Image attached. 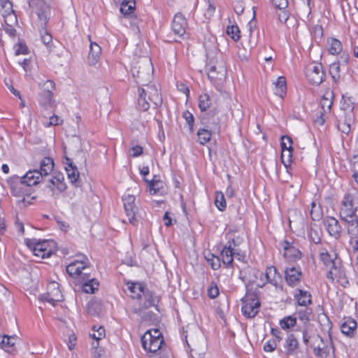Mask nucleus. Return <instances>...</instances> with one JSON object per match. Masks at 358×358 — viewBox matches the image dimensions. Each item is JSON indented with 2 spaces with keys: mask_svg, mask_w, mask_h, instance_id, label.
<instances>
[{
  "mask_svg": "<svg viewBox=\"0 0 358 358\" xmlns=\"http://www.w3.org/2000/svg\"><path fill=\"white\" fill-rule=\"evenodd\" d=\"M279 342L275 341V339H269L268 340L264 345V350L266 352H273L278 345Z\"/></svg>",
  "mask_w": 358,
  "mask_h": 358,
  "instance_id": "56",
  "label": "nucleus"
},
{
  "mask_svg": "<svg viewBox=\"0 0 358 358\" xmlns=\"http://www.w3.org/2000/svg\"><path fill=\"white\" fill-rule=\"evenodd\" d=\"M21 178L23 179V182L30 188L41 182L44 177L41 175V173L38 172V169H33L28 171Z\"/></svg>",
  "mask_w": 358,
  "mask_h": 358,
  "instance_id": "25",
  "label": "nucleus"
},
{
  "mask_svg": "<svg viewBox=\"0 0 358 358\" xmlns=\"http://www.w3.org/2000/svg\"><path fill=\"white\" fill-rule=\"evenodd\" d=\"M302 333L304 344L313 350L316 357L324 358L329 354L332 344L330 337L324 341L319 334H311L306 329Z\"/></svg>",
  "mask_w": 358,
  "mask_h": 358,
  "instance_id": "3",
  "label": "nucleus"
},
{
  "mask_svg": "<svg viewBox=\"0 0 358 358\" xmlns=\"http://www.w3.org/2000/svg\"><path fill=\"white\" fill-rule=\"evenodd\" d=\"M76 345V336L74 334H72L69 335V342H68V347L70 350H72L74 349L75 346Z\"/></svg>",
  "mask_w": 358,
  "mask_h": 358,
  "instance_id": "61",
  "label": "nucleus"
},
{
  "mask_svg": "<svg viewBox=\"0 0 358 358\" xmlns=\"http://www.w3.org/2000/svg\"><path fill=\"white\" fill-rule=\"evenodd\" d=\"M138 107L143 111H146L150 108V103L146 100V90L143 88H138Z\"/></svg>",
  "mask_w": 358,
  "mask_h": 358,
  "instance_id": "37",
  "label": "nucleus"
},
{
  "mask_svg": "<svg viewBox=\"0 0 358 358\" xmlns=\"http://www.w3.org/2000/svg\"><path fill=\"white\" fill-rule=\"evenodd\" d=\"M197 141L199 144L204 145L208 143L212 137L211 131L204 128L199 129L197 131Z\"/></svg>",
  "mask_w": 358,
  "mask_h": 358,
  "instance_id": "40",
  "label": "nucleus"
},
{
  "mask_svg": "<svg viewBox=\"0 0 358 358\" xmlns=\"http://www.w3.org/2000/svg\"><path fill=\"white\" fill-rule=\"evenodd\" d=\"M102 303L96 300H92L87 303V310L88 314L99 315L102 311Z\"/></svg>",
  "mask_w": 358,
  "mask_h": 358,
  "instance_id": "38",
  "label": "nucleus"
},
{
  "mask_svg": "<svg viewBox=\"0 0 358 358\" xmlns=\"http://www.w3.org/2000/svg\"><path fill=\"white\" fill-rule=\"evenodd\" d=\"M278 20L281 23L285 24L289 17V14L286 8L285 9H279V12L278 13Z\"/></svg>",
  "mask_w": 358,
  "mask_h": 358,
  "instance_id": "57",
  "label": "nucleus"
},
{
  "mask_svg": "<svg viewBox=\"0 0 358 358\" xmlns=\"http://www.w3.org/2000/svg\"><path fill=\"white\" fill-rule=\"evenodd\" d=\"M303 278V273L300 266H292L286 268L285 271V279L288 286L297 287Z\"/></svg>",
  "mask_w": 358,
  "mask_h": 358,
  "instance_id": "18",
  "label": "nucleus"
},
{
  "mask_svg": "<svg viewBox=\"0 0 358 358\" xmlns=\"http://www.w3.org/2000/svg\"><path fill=\"white\" fill-rule=\"evenodd\" d=\"M241 312L247 318H254L259 311L261 302L257 293L248 291L242 300Z\"/></svg>",
  "mask_w": 358,
  "mask_h": 358,
  "instance_id": "6",
  "label": "nucleus"
},
{
  "mask_svg": "<svg viewBox=\"0 0 358 358\" xmlns=\"http://www.w3.org/2000/svg\"><path fill=\"white\" fill-rule=\"evenodd\" d=\"M310 215L313 220H319L322 215V212L320 206H317L315 201L311 203V209L310 210Z\"/></svg>",
  "mask_w": 358,
  "mask_h": 358,
  "instance_id": "50",
  "label": "nucleus"
},
{
  "mask_svg": "<svg viewBox=\"0 0 358 358\" xmlns=\"http://www.w3.org/2000/svg\"><path fill=\"white\" fill-rule=\"evenodd\" d=\"M327 50L332 55H338L343 50L341 42L336 38H329L327 40Z\"/></svg>",
  "mask_w": 358,
  "mask_h": 358,
  "instance_id": "31",
  "label": "nucleus"
},
{
  "mask_svg": "<svg viewBox=\"0 0 358 358\" xmlns=\"http://www.w3.org/2000/svg\"><path fill=\"white\" fill-rule=\"evenodd\" d=\"M182 117L185 120L186 123L188 124L189 131L192 132L194 131V117L192 113L189 110H185L182 113Z\"/></svg>",
  "mask_w": 358,
  "mask_h": 358,
  "instance_id": "52",
  "label": "nucleus"
},
{
  "mask_svg": "<svg viewBox=\"0 0 358 358\" xmlns=\"http://www.w3.org/2000/svg\"><path fill=\"white\" fill-rule=\"evenodd\" d=\"M9 185L12 195L19 198L22 201H24L25 196H29L31 194V189L23 182L22 178L12 180L9 182Z\"/></svg>",
  "mask_w": 358,
  "mask_h": 358,
  "instance_id": "12",
  "label": "nucleus"
},
{
  "mask_svg": "<svg viewBox=\"0 0 358 358\" xmlns=\"http://www.w3.org/2000/svg\"><path fill=\"white\" fill-rule=\"evenodd\" d=\"M339 216L346 223L349 244L355 252L358 251V191L350 189L343 197Z\"/></svg>",
  "mask_w": 358,
  "mask_h": 358,
  "instance_id": "1",
  "label": "nucleus"
},
{
  "mask_svg": "<svg viewBox=\"0 0 358 358\" xmlns=\"http://www.w3.org/2000/svg\"><path fill=\"white\" fill-rule=\"evenodd\" d=\"M48 187L53 192H64L66 188V185L63 174L61 173L54 174L50 180Z\"/></svg>",
  "mask_w": 358,
  "mask_h": 358,
  "instance_id": "24",
  "label": "nucleus"
},
{
  "mask_svg": "<svg viewBox=\"0 0 358 358\" xmlns=\"http://www.w3.org/2000/svg\"><path fill=\"white\" fill-rule=\"evenodd\" d=\"M211 106V99L207 93L201 94L199 97V107L201 111L207 110Z\"/></svg>",
  "mask_w": 358,
  "mask_h": 358,
  "instance_id": "43",
  "label": "nucleus"
},
{
  "mask_svg": "<svg viewBox=\"0 0 358 358\" xmlns=\"http://www.w3.org/2000/svg\"><path fill=\"white\" fill-rule=\"evenodd\" d=\"M188 27L187 20L180 13H176L171 23V30L180 38H184Z\"/></svg>",
  "mask_w": 358,
  "mask_h": 358,
  "instance_id": "16",
  "label": "nucleus"
},
{
  "mask_svg": "<svg viewBox=\"0 0 358 358\" xmlns=\"http://www.w3.org/2000/svg\"><path fill=\"white\" fill-rule=\"evenodd\" d=\"M208 296L210 299H215L219 296L220 292L217 284L212 282L207 289Z\"/></svg>",
  "mask_w": 358,
  "mask_h": 358,
  "instance_id": "53",
  "label": "nucleus"
},
{
  "mask_svg": "<svg viewBox=\"0 0 358 358\" xmlns=\"http://www.w3.org/2000/svg\"><path fill=\"white\" fill-rule=\"evenodd\" d=\"M14 50L16 55H27L29 49L25 43L19 42L14 45Z\"/></svg>",
  "mask_w": 358,
  "mask_h": 358,
  "instance_id": "54",
  "label": "nucleus"
},
{
  "mask_svg": "<svg viewBox=\"0 0 358 358\" xmlns=\"http://www.w3.org/2000/svg\"><path fill=\"white\" fill-rule=\"evenodd\" d=\"M99 286V283L94 279L89 280L85 282L83 285V291L87 294H93L95 290H97Z\"/></svg>",
  "mask_w": 358,
  "mask_h": 358,
  "instance_id": "45",
  "label": "nucleus"
},
{
  "mask_svg": "<svg viewBox=\"0 0 358 358\" xmlns=\"http://www.w3.org/2000/svg\"><path fill=\"white\" fill-rule=\"evenodd\" d=\"M62 299V294L59 284L55 282H50L47 287L46 301L52 305Z\"/></svg>",
  "mask_w": 358,
  "mask_h": 358,
  "instance_id": "22",
  "label": "nucleus"
},
{
  "mask_svg": "<svg viewBox=\"0 0 358 358\" xmlns=\"http://www.w3.org/2000/svg\"><path fill=\"white\" fill-rule=\"evenodd\" d=\"M318 257L320 262L327 268L341 260L336 248H331L330 250H328L324 247L320 248L318 250Z\"/></svg>",
  "mask_w": 358,
  "mask_h": 358,
  "instance_id": "15",
  "label": "nucleus"
},
{
  "mask_svg": "<svg viewBox=\"0 0 358 358\" xmlns=\"http://www.w3.org/2000/svg\"><path fill=\"white\" fill-rule=\"evenodd\" d=\"M326 277L328 282L331 284L341 285L343 287L349 285V280L341 259L328 268Z\"/></svg>",
  "mask_w": 358,
  "mask_h": 358,
  "instance_id": "7",
  "label": "nucleus"
},
{
  "mask_svg": "<svg viewBox=\"0 0 358 358\" xmlns=\"http://www.w3.org/2000/svg\"><path fill=\"white\" fill-rule=\"evenodd\" d=\"M41 104L43 107L54 106L56 107L53 100V91L55 90V84L51 80H47L40 85Z\"/></svg>",
  "mask_w": 358,
  "mask_h": 358,
  "instance_id": "10",
  "label": "nucleus"
},
{
  "mask_svg": "<svg viewBox=\"0 0 358 358\" xmlns=\"http://www.w3.org/2000/svg\"><path fill=\"white\" fill-rule=\"evenodd\" d=\"M148 184L149 191L151 194H162V189L163 188V182L160 180H145Z\"/></svg>",
  "mask_w": 358,
  "mask_h": 358,
  "instance_id": "41",
  "label": "nucleus"
},
{
  "mask_svg": "<svg viewBox=\"0 0 358 358\" xmlns=\"http://www.w3.org/2000/svg\"><path fill=\"white\" fill-rule=\"evenodd\" d=\"M127 288L129 296L132 299L140 300L144 294L145 286L141 282H127Z\"/></svg>",
  "mask_w": 358,
  "mask_h": 358,
  "instance_id": "26",
  "label": "nucleus"
},
{
  "mask_svg": "<svg viewBox=\"0 0 358 358\" xmlns=\"http://www.w3.org/2000/svg\"><path fill=\"white\" fill-rule=\"evenodd\" d=\"M63 119L59 116L53 114L50 117L48 122H44L43 125L45 127H50L52 126H57L63 124Z\"/></svg>",
  "mask_w": 358,
  "mask_h": 358,
  "instance_id": "51",
  "label": "nucleus"
},
{
  "mask_svg": "<svg viewBox=\"0 0 358 358\" xmlns=\"http://www.w3.org/2000/svg\"><path fill=\"white\" fill-rule=\"evenodd\" d=\"M142 346L149 357L161 355L165 350V343L161 331L157 329L148 330L141 337Z\"/></svg>",
  "mask_w": 358,
  "mask_h": 358,
  "instance_id": "2",
  "label": "nucleus"
},
{
  "mask_svg": "<svg viewBox=\"0 0 358 358\" xmlns=\"http://www.w3.org/2000/svg\"><path fill=\"white\" fill-rule=\"evenodd\" d=\"M227 243L220 252L221 262L227 268H233L234 256L236 255V247L242 242L243 239L236 231H229L226 234Z\"/></svg>",
  "mask_w": 358,
  "mask_h": 358,
  "instance_id": "5",
  "label": "nucleus"
},
{
  "mask_svg": "<svg viewBox=\"0 0 358 358\" xmlns=\"http://www.w3.org/2000/svg\"><path fill=\"white\" fill-rule=\"evenodd\" d=\"M294 150H281V161L287 170L290 168L292 162V156Z\"/></svg>",
  "mask_w": 358,
  "mask_h": 358,
  "instance_id": "46",
  "label": "nucleus"
},
{
  "mask_svg": "<svg viewBox=\"0 0 358 358\" xmlns=\"http://www.w3.org/2000/svg\"><path fill=\"white\" fill-rule=\"evenodd\" d=\"M122 202L129 222L134 224L136 221L137 207L136 205V197L130 194H124L122 196Z\"/></svg>",
  "mask_w": 358,
  "mask_h": 358,
  "instance_id": "17",
  "label": "nucleus"
},
{
  "mask_svg": "<svg viewBox=\"0 0 358 358\" xmlns=\"http://www.w3.org/2000/svg\"><path fill=\"white\" fill-rule=\"evenodd\" d=\"M324 227L331 236L336 239L341 237L342 228L338 220L334 217H326L324 220Z\"/></svg>",
  "mask_w": 358,
  "mask_h": 358,
  "instance_id": "20",
  "label": "nucleus"
},
{
  "mask_svg": "<svg viewBox=\"0 0 358 358\" xmlns=\"http://www.w3.org/2000/svg\"><path fill=\"white\" fill-rule=\"evenodd\" d=\"M140 304L143 308L147 309L155 305V299L152 292L144 290Z\"/></svg>",
  "mask_w": 358,
  "mask_h": 358,
  "instance_id": "39",
  "label": "nucleus"
},
{
  "mask_svg": "<svg viewBox=\"0 0 358 358\" xmlns=\"http://www.w3.org/2000/svg\"><path fill=\"white\" fill-rule=\"evenodd\" d=\"M208 77L211 82L216 83L226 77L227 68L221 62H210L207 65Z\"/></svg>",
  "mask_w": 358,
  "mask_h": 358,
  "instance_id": "13",
  "label": "nucleus"
},
{
  "mask_svg": "<svg viewBox=\"0 0 358 358\" xmlns=\"http://www.w3.org/2000/svg\"><path fill=\"white\" fill-rule=\"evenodd\" d=\"M227 34L236 42L241 37V30L237 25H231L227 27Z\"/></svg>",
  "mask_w": 358,
  "mask_h": 358,
  "instance_id": "47",
  "label": "nucleus"
},
{
  "mask_svg": "<svg viewBox=\"0 0 358 358\" xmlns=\"http://www.w3.org/2000/svg\"><path fill=\"white\" fill-rule=\"evenodd\" d=\"M273 93L282 99L287 94V81L284 76H279L275 81L273 82Z\"/></svg>",
  "mask_w": 358,
  "mask_h": 358,
  "instance_id": "27",
  "label": "nucleus"
},
{
  "mask_svg": "<svg viewBox=\"0 0 358 358\" xmlns=\"http://www.w3.org/2000/svg\"><path fill=\"white\" fill-rule=\"evenodd\" d=\"M176 87H177V89L178 91H180V92L185 94L187 99H188L189 98L190 91H189V87L185 83H178Z\"/></svg>",
  "mask_w": 358,
  "mask_h": 358,
  "instance_id": "58",
  "label": "nucleus"
},
{
  "mask_svg": "<svg viewBox=\"0 0 358 358\" xmlns=\"http://www.w3.org/2000/svg\"><path fill=\"white\" fill-rule=\"evenodd\" d=\"M136 10V0H123L120 5V12L124 15L132 14Z\"/></svg>",
  "mask_w": 358,
  "mask_h": 358,
  "instance_id": "34",
  "label": "nucleus"
},
{
  "mask_svg": "<svg viewBox=\"0 0 358 358\" xmlns=\"http://www.w3.org/2000/svg\"><path fill=\"white\" fill-rule=\"evenodd\" d=\"M306 78L313 85H320L324 78V72L321 63H311L306 69Z\"/></svg>",
  "mask_w": 358,
  "mask_h": 358,
  "instance_id": "9",
  "label": "nucleus"
},
{
  "mask_svg": "<svg viewBox=\"0 0 358 358\" xmlns=\"http://www.w3.org/2000/svg\"><path fill=\"white\" fill-rule=\"evenodd\" d=\"M357 329V322L352 317L344 318L341 326V332L348 336H352Z\"/></svg>",
  "mask_w": 358,
  "mask_h": 358,
  "instance_id": "28",
  "label": "nucleus"
},
{
  "mask_svg": "<svg viewBox=\"0 0 358 358\" xmlns=\"http://www.w3.org/2000/svg\"><path fill=\"white\" fill-rule=\"evenodd\" d=\"M148 89L150 90V91H149V99L155 105L160 103L162 102V98L161 94L158 92L157 89L152 86H148Z\"/></svg>",
  "mask_w": 358,
  "mask_h": 358,
  "instance_id": "48",
  "label": "nucleus"
},
{
  "mask_svg": "<svg viewBox=\"0 0 358 358\" xmlns=\"http://www.w3.org/2000/svg\"><path fill=\"white\" fill-rule=\"evenodd\" d=\"M215 205L220 211H224L227 207V202L224 194L221 191L215 192Z\"/></svg>",
  "mask_w": 358,
  "mask_h": 358,
  "instance_id": "44",
  "label": "nucleus"
},
{
  "mask_svg": "<svg viewBox=\"0 0 358 358\" xmlns=\"http://www.w3.org/2000/svg\"><path fill=\"white\" fill-rule=\"evenodd\" d=\"M19 341L17 336H7L0 334V346L2 349L9 353L16 352V343Z\"/></svg>",
  "mask_w": 358,
  "mask_h": 358,
  "instance_id": "23",
  "label": "nucleus"
},
{
  "mask_svg": "<svg viewBox=\"0 0 358 358\" xmlns=\"http://www.w3.org/2000/svg\"><path fill=\"white\" fill-rule=\"evenodd\" d=\"M66 166L65 170L68 176L69 180L71 182L75 183L76 182L79 178L80 174L78 169L76 166L73 165V162L71 159H66Z\"/></svg>",
  "mask_w": 358,
  "mask_h": 358,
  "instance_id": "29",
  "label": "nucleus"
},
{
  "mask_svg": "<svg viewBox=\"0 0 358 358\" xmlns=\"http://www.w3.org/2000/svg\"><path fill=\"white\" fill-rule=\"evenodd\" d=\"M283 348L287 357L296 356L300 352L299 341L293 333L288 334L285 338Z\"/></svg>",
  "mask_w": 358,
  "mask_h": 358,
  "instance_id": "19",
  "label": "nucleus"
},
{
  "mask_svg": "<svg viewBox=\"0 0 358 358\" xmlns=\"http://www.w3.org/2000/svg\"><path fill=\"white\" fill-rule=\"evenodd\" d=\"M101 47L94 42L90 43V50L88 55V62L91 65H94L99 58L101 55Z\"/></svg>",
  "mask_w": 358,
  "mask_h": 358,
  "instance_id": "32",
  "label": "nucleus"
},
{
  "mask_svg": "<svg viewBox=\"0 0 358 358\" xmlns=\"http://www.w3.org/2000/svg\"><path fill=\"white\" fill-rule=\"evenodd\" d=\"M282 279L280 273L274 266H267L265 272H262L257 282V286L263 287L266 284L277 286Z\"/></svg>",
  "mask_w": 358,
  "mask_h": 358,
  "instance_id": "8",
  "label": "nucleus"
},
{
  "mask_svg": "<svg viewBox=\"0 0 358 358\" xmlns=\"http://www.w3.org/2000/svg\"><path fill=\"white\" fill-rule=\"evenodd\" d=\"M41 38L43 43L47 46V48H51V44L52 43V35L48 33L45 29H43L41 33Z\"/></svg>",
  "mask_w": 358,
  "mask_h": 358,
  "instance_id": "55",
  "label": "nucleus"
},
{
  "mask_svg": "<svg viewBox=\"0 0 358 358\" xmlns=\"http://www.w3.org/2000/svg\"><path fill=\"white\" fill-rule=\"evenodd\" d=\"M89 264L88 258L85 255H78L76 259L72 261L66 266V271L72 277H78Z\"/></svg>",
  "mask_w": 358,
  "mask_h": 358,
  "instance_id": "14",
  "label": "nucleus"
},
{
  "mask_svg": "<svg viewBox=\"0 0 358 358\" xmlns=\"http://www.w3.org/2000/svg\"><path fill=\"white\" fill-rule=\"evenodd\" d=\"M296 317L289 315L282 318L279 322L280 328L283 330H287L294 327L296 324Z\"/></svg>",
  "mask_w": 358,
  "mask_h": 358,
  "instance_id": "42",
  "label": "nucleus"
},
{
  "mask_svg": "<svg viewBox=\"0 0 358 358\" xmlns=\"http://www.w3.org/2000/svg\"><path fill=\"white\" fill-rule=\"evenodd\" d=\"M208 6L207 8L206 11H207V13L210 16H212L214 15V13L215 12V6L214 5L213 0H208Z\"/></svg>",
  "mask_w": 358,
  "mask_h": 358,
  "instance_id": "63",
  "label": "nucleus"
},
{
  "mask_svg": "<svg viewBox=\"0 0 358 358\" xmlns=\"http://www.w3.org/2000/svg\"><path fill=\"white\" fill-rule=\"evenodd\" d=\"M54 166L55 163L53 159L50 157H45L40 162V169L38 172L41 173L43 177H46L52 173Z\"/></svg>",
  "mask_w": 358,
  "mask_h": 358,
  "instance_id": "30",
  "label": "nucleus"
},
{
  "mask_svg": "<svg viewBox=\"0 0 358 358\" xmlns=\"http://www.w3.org/2000/svg\"><path fill=\"white\" fill-rule=\"evenodd\" d=\"M352 171H358V155H354L351 162Z\"/></svg>",
  "mask_w": 358,
  "mask_h": 358,
  "instance_id": "64",
  "label": "nucleus"
},
{
  "mask_svg": "<svg viewBox=\"0 0 358 358\" xmlns=\"http://www.w3.org/2000/svg\"><path fill=\"white\" fill-rule=\"evenodd\" d=\"M278 9H285L288 6V0H272Z\"/></svg>",
  "mask_w": 358,
  "mask_h": 358,
  "instance_id": "59",
  "label": "nucleus"
},
{
  "mask_svg": "<svg viewBox=\"0 0 358 358\" xmlns=\"http://www.w3.org/2000/svg\"><path fill=\"white\" fill-rule=\"evenodd\" d=\"M271 334L275 338V341L280 342L282 340L281 332L276 328H272L271 329Z\"/></svg>",
  "mask_w": 358,
  "mask_h": 358,
  "instance_id": "62",
  "label": "nucleus"
},
{
  "mask_svg": "<svg viewBox=\"0 0 358 358\" xmlns=\"http://www.w3.org/2000/svg\"><path fill=\"white\" fill-rule=\"evenodd\" d=\"M293 297L296 304L299 306L307 307L312 304L310 292L303 289H296Z\"/></svg>",
  "mask_w": 358,
  "mask_h": 358,
  "instance_id": "21",
  "label": "nucleus"
},
{
  "mask_svg": "<svg viewBox=\"0 0 358 358\" xmlns=\"http://www.w3.org/2000/svg\"><path fill=\"white\" fill-rule=\"evenodd\" d=\"M334 94L331 91H327L322 96L320 101V106L324 113H329L333 105Z\"/></svg>",
  "mask_w": 358,
  "mask_h": 358,
  "instance_id": "33",
  "label": "nucleus"
},
{
  "mask_svg": "<svg viewBox=\"0 0 358 358\" xmlns=\"http://www.w3.org/2000/svg\"><path fill=\"white\" fill-rule=\"evenodd\" d=\"M92 333L90 334V337L96 341V345H94L95 348L99 346V341L103 339L106 337V331L105 329L103 326H93L92 329Z\"/></svg>",
  "mask_w": 358,
  "mask_h": 358,
  "instance_id": "35",
  "label": "nucleus"
},
{
  "mask_svg": "<svg viewBox=\"0 0 358 358\" xmlns=\"http://www.w3.org/2000/svg\"><path fill=\"white\" fill-rule=\"evenodd\" d=\"M283 250V257L288 262H296L302 257L301 252L294 245L293 242L284 240L280 243Z\"/></svg>",
  "mask_w": 358,
  "mask_h": 358,
  "instance_id": "11",
  "label": "nucleus"
},
{
  "mask_svg": "<svg viewBox=\"0 0 358 358\" xmlns=\"http://www.w3.org/2000/svg\"><path fill=\"white\" fill-rule=\"evenodd\" d=\"M131 155L133 157H137L143 154V149L140 145H135L131 148Z\"/></svg>",
  "mask_w": 358,
  "mask_h": 358,
  "instance_id": "60",
  "label": "nucleus"
},
{
  "mask_svg": "<svg viewBox=\"0 0 358 358\" xmlns=\"http://www.w3.org/2000/svg\"><path fill=\"white\" fill-rule=\"evenodd\" d=\"M204 257L213 270H218L221 267V260L218 256L208 252Z\"/></svg>",
  "mask_w": 358,
  "mask_h": 358,
  "instance_id": "36",
  "label": "nucleus"
},
{
  "mask_svg": "<svg viewBox=\"0 0 358 358\" xmlns=\"http://www.w3.org/2000/svg\"><path fill=\"white\" fill-rule=\"evenodd\" d=\"M24 243L32 254L40 259L49 258L57 251V245L53 240L26 238Z\"/></svg>",
  "mask_w": 358,
  "mask_h": 358,
  "instance_id": "4",
  "label": "nucleus"
},
{
  "mask_svg": "<svg viewBox=\"0 0 358 358\" xmlns=\"http://www.w3.org/2000/svg\"><path fill=\"white\" fill-rule=\"evenodd\" d=\"M293 141L289 136H282L280 139L281 150H294Z\"/></svg>",
  "mask_w": 358,
  "mask_h": 358,
  "instance_id": "49",
  "label": "nucleus"
}]
</instances>
